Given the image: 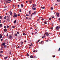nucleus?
Listing matches in <instances>:
<instances>
[{
    "label": "nucleus",
    "mask_w": 60,
    "mask_h": 60,
    "mask_svg": "<svg viewBox=\"0 0 60 60\" xmlns=\"http://www.w3.org/2000/svg\"><path fill=\"white\" fill-rule=\"evenodd\" d=\"M60 28V26H57L56 27V30H58L59 29V28Z\"/></svg>",
    "instance_id": "obj_1"
},
{
    "label": "nucleus",
    "mask_w": 60,
    "mask_h": 60,
    "mask_svg": "<svg viewBox=\"0 0 60 60\" xmlns=\"http://www.w3.org/2000/svg\"><path fill=\"white\" fill-rule=\"evenodd\" d=\"M18 16V15H13V17L14 18H17Z\"/></svg>",
    "instance_id": "obj_2"
},
{
    "label": "nucleus",
    "mask_w": 60,
    "mask_h": 60,
    "mask_svg": "<svg viewBox=\"0 0 60 60\" xmlns=\"http://www.w3.org/2000/svg\"><path fill=\"white\" fill-rule=\"evenodd\" d=\"M45 34H46V36H49V34L47 32L45 33Z\"/></svg>",
    "instance_id": "obj_3"
},
{
    "label": "nucleus",
    "mask_w": 60,
    "mask_h": 60,
    "mask_svg": "<svg viewBox=\"0 0 60 60\" xmlns=\"http://www.w3.org/2000/svg\"><path fill=\"white\" fill-rule=\"evenodd\" d=\"M7 20L8 21V22H9L10 21H9V17L7 16Z\"/></svg>",
    "instance_id": "obj_4"
},
{
    "label": "nucleus",
    "mask_w": 60,
    "mask_h": 60,
    "mask_svg": "<svg viewBox=\"0 0 60 60\" xmlns=\"http://www.w3.org/2000/svg\"><path fill=\"white\" fill-rule=\"evenodd\" d=\"M56 15L58 17H59V13H56Z\"/></svg>",
    "instance_id": "obj_5"
},
{
    "label": "nucleus",
    "mask_w": 60,
    "mask_h": 60,
    "mask_svg": "<svg viewBox=\"0 0 60 60\" xmlns=\"http://www.w3.org/2000/svg\"><path fill=\"white\" fill-rule=\"evenodd\" d=\"M33 7L34 8L35 7H36V4H33Z\"/></svg>",
    "instance_id": "obj_6"
},
{
    "label": "nucleus",
    "mask_w": 60,
    "mask_h": 60,
    "mask_svg": "<svg viewBox=\"0 0 60 60\" xmlns=\"http://www.w3.org/2000/svg\"><path fill=\"white\" fill-rule=\"evenodd\" d=\"M9 39H11L12 38V36L11 35H10L9 37Z\"/></svg>",
    "instance_id": "obj_7"
},
{
    "label": "nucleus",
    "mask_w": 60,
    "mask_h": 60,
    "mask_svg": "<svg viewBox=\"0 0 60 60\" xmlns=\"http://www.w3.org/2000/svg\"><path fill=\"white\" fill-rule=\"evenodd\" d=\"M32 9L33 10H36V8H34L33 7H32Z\"/></svg>",
    "instance_id": "obj_8"
},
{
    "label": "nucleus",
    "mask_w": 60,
    "mask_h": 60,
    "mask_svg": "<svg viewBox=\"0 0 60 60\" xmlns=\"http://www.w3.org/2000/svg\"><path fill=\"white\" fill-rule=\"evenodd\" d=\"M31 11V10H30L29 11V14H30H30H31V12H30Z\"/></svg>",
    "instance_id": "obj_9"
},
{
    "label": "nucleus",
    "mask_w": 60,
    "mask_h": 60,
    "mask_svg": "<svg viewBox=\"0 0 60 60\" xmlns=\"http://www.w3.org/2000/svg\"><path fill=\"white\" fill-rule=\"evenodd\" d=\"M5 45V43H2V46H4Z\"/></svg>",
    "instance_id": "obj_10"
},
{
    "label": "nucleus",
    "mask_w": 60,
    "mask_h": 60,
    "mask_svg": "<svg viewBox=\"0 0 60 60\" xmlns=\"http://www.w3.org/2000/svg\"><path fill=\"white\" fill-rule=\"evenodd\" d=\"M2 37V35L1 34H0V39H1Z\"/></svg>",
    "instance_id": "obj_11"
},
{
    "label": "nucleus",
    "mask_w": 60,
    "mask_h": 60,
    "mask_svg": "<svg viewBox=\"0 0 60 60\" xmlns=\"http://www.w3.org/2000/svg\"><path fill=\"white\" fill-rule=\"evenodd\" d=\"M44 24H47V22H44Z\"/></svg>",
    "instance_id": "obj_12"
},
{
    "label": "nucleus",
    "mask_w": 60,
    "mask_h": 60,
    "mask_svg": "<svg viewBox=\"0 0 60 60\" xmlns=\"http://www.w3.org/2000/svg\"><path fill=\"white\" fill-rule=\"evenodd\" d=\"M41 8L43 9H45V7H41Z\"/></svg>",
    "instance_id": "obj_13"
},
{
    "label": "nucleus",
    "mask_w": 60,
    "mask_h": 60,
    "mask_svg": "<svg viewBox=\"0 0 60 60\" xmlns=\"http://www.w3.org/2000/svg\"><path fill=\"white\" fill-rule=\"evenodd\" d=\"M2 25H2V24H0V27H2Z\"/></svg>",
    "instance_id": "obj_14"
},
{
    "label": "nucleus",
    "mask_w": 60,
    "mask_h": 60,
    "mask_svg": "<svg viewBox=\"0 0 60 60\" xmlns=\"http://www.w3.org/2000/svg\"><path fill=\"white\" fill-rule=\"evenodd\" d=\"M7 31V29H4V32H6Z\"/></svg>",
    "instance_id": "obj_15"
},
{
    "label": "nucleus",
    "mask_w": 60,
    "mask_h": 60,
    "mask_svg": "<svg viewBox=\"0 0 60 60\" xmlns=\"http://www.w3.org/2000/svg\"><path fill=\"white\" fill-rule=\"evenodd\" d=\"M32 0L29 1V2L30 3H32Z\"/></svg>",
    "instance_id": "obj_16"
},
{
    "label": "nucleus",
    "mask_w": 60,
    "mask_h": 60,
    "mask_svg": "<svg viewBox=\"0 0 60 60\" xmlns=\"http://www.w3.org/2000/svg\"><path fill=\"white\" fill-rule=\"evenodd\" d=\"M5 1H6V3H10V2H8V1H7V0H6Z\"/></svg>",
    "instance_id": "obj_17"
},
{
    "label": "nucleus",
    "mask_w": 60,
    "mask_h": 60,
    "mask_svg": "<svg viewBox=\"0 0 60 60\" xmlns=\"http://www.w3.org/2000/svg\"><path fill=\"white\" fill-rule=\"evenodd\" d=\"M16 20H15L14 21V24H15L16 23Z\"/></svg>",
    "instance_id": "obj_18"
},
{
    "label": "nucleus",
    "mask_w": 60,
    "mask_h": 60,
    "mask_svg": "<svg viewBox=\"0 0 60 60\" xmlns=\"http://www.w3.org/2000/svg\"><path fill=\"white\" fill-rule=\"evenodd\" d=\"M43 42V41H41L40 42V44H42V42Z\"/></svg>",
    "instance_id": "obj_19"
},
{
    "label": "nucleus",
    "mask_w": 60,
    "mask_h": 60,
    "mask_svg": "<svg viewBox=\"0 0 60 60\" xmlns=\"http://www.w3.org/2000/svg\"><path fill=\"white\" fill-rule=\"evenodd\" d=\"M21 45H23V43H24V42H21Z\"/></svg>",
    "instance_id": "obj_20"
},
{
    "label": "nucleus",
    "mask_w": 60,
    "mask_h": 60,
    "mask_svg": "<svg viewBox=\"0 0 60 60\" xmlns=\"http://www.w3.org/2000/svg\"><path fill=\"white\" fill-rule=\"evenodd\" d=\"M33 56H32V55H31V56H30V58H33Z\"/></svg>",
    "instance_id": "obj_21"
},
{
    "label": "nucleus",
    "mask_w": 60,
    "mask_h": 60,
    "mask_svg": "<svg viewBox=\"0 0 60 60\" xmlns=\"http://www.w3.org/2000/svg\"><path fill=\"white\" fill-rule=\"evenodd\" d=\"M41 40H38V42H37L36 43H38V42H39V41H40Z\"/></svg>",
    "instance_id": "obj_22"
},
{
    "label": "nucleus",
    "mask_w": 60,
    "mask_h": 60,
    "mask_svg": "<svg viewBox=\"0 0 60 60\" xmlns=\"http://www.w3.org/2000/svg\"><path fill=\"white\" fill-rule=\"evenodd\" d=\"M21 7H23V5L22 4H21Z\"/></svg>",
    "instance_id": "obj_23"
},
{
    "label": "nucleus",
    "mask_w": 60,
    "mask_h": 60,
    "mask_svg": "<svg viewBox=\"0 0 60 60\" xmlns=\"http://www.w3.org/2000/svg\"><path fill=\"white\" fill-rule=\"evenodd\" d=\"M26 55L27 56H29V54H28V53H27L26 54Z\"/></svg>",
    "instance_id": "obj_24"
},
{
    "label": "nucleus",
    "mask_w": 60,
    "mask_h": 60,
    "mask_svg": "<svg viewBox=\"0 0 60 60\" xmlns=\"http://www.w3.org/2000/svg\"><path fill=\"white\" fill-rule=\"evenodd\" d=\"M12 28H15V26H12Z\"/></svg>",
    "instance_id": "obj_25"
},
{
    "label": "nucleus",
    "mask_w": 60,
    "mask_h": 60,
    "mask_svg": "<svg viewBox=\"0 0 60 60\" xmlns=\"http://www.w3.org/2000/svg\"><path fill=\"white\" fill-rule=\"evenodd\" d=\"M0 19H2V16H0Z\"/></svg>",
    "instance_id": "obj_26"
},
{
    "label": "nucleus",
    "mask_w": 60,
    "mask_h": 60,
    "mask_svg": "<svg viewBox=\"0 0 60 60\" xmlns=\"http://www.w3.org/2000/svg\"><path fill=\"white\" fill-rule=\"evenodd\" d=\"M23 35H26V34H25V33H23Z\"/></svg>",
    "instance_id": "obj_27"
},
{
    "label": "nucleus",
    "mask_w": 60,
    "mask_h": 60,
    "mask_svg": "<svg viewBox=\"0 0 60 60\" xmlns=\"http://www.w3.org/2000/svg\"><path fill=\"white\" fill-rule=\"evenodd\" d=\"M4 19H6V16H5L4 17Z\"/></svg>",
    "instance_id": "obj_28"
},
{
    "label": "nucleus",
    "mask_w": 60,
    "mask_h": 60,
    "mask_svg": "<svg viewBox=\"0 0 60 60\" xmlns=\"http://www.w3.org/2000/svg\"><path fill=\"white\" fill-rule=\"evenodd\" d=\"M8 27H10L9 26H8L7 25V28H8Z\"/></svg>",
    "instance_id": "obj_29"
},
{
    "label": "nucleus",
    "mask_w": 60,
    "mask_h": 60,
    "mask_svg": "<svg viewBox=\"0 0 60 60\" xmlns=\"http://www.w3.org/2000/svg\"><path fill=\"white\" fill-rule=\"evenodd\" d=\"M26 16H29V15H28L27 14H26Z\"/></svg>",
    "instance_id": "obj_30"
},
{
    "label": "nucleus",
    "mask_w": 60,
    "mask_h": 60,
    "mask_svg": "<svg viewBox=\"0 0 60 60\" xmlns=\"http://www.w3.org/2000/svg\"><path fill=\"white\" fill-rule=\"evenodd\" d=\"M12 12H11L10 13V15H11H11H12Z\"/></svg>",
    "instance_id": "obj_31"
},
{
    "label": "nucleus",
    "mask_w": 60,
    "mask_h": 60,
    "mask_svg": "<svg viewBox=\"0 0 60 60\" xmlns=\"http://www.w3.org/2000/svg\"><path fill=\"white\" fill-rule=\"evenodd\" d=\"M0 53H3V52L2 51H1Z\"/></svg>",
    "instance_id": "obj_32"
},
{
    "label": "nucleus",
    "mask_w": 60,
    "mask_h": 60,
    "mask_svg": "<svg viewBox=\"0 0 60 60\" xmlns=\"http://www.w3.org/2000/svg\"><path fill=\"white\" fill-rule=\"evenodd\" d=\"M57 2H60V0H57Z\"/></svg>",
    "instance_id": "obj_33"
},
{
    "label": "nucleus",
    "mask_w": 60,
    "mask_h": 60,
    "mask_svg": "<svg viewBox=\"0 0 60 60\" xmlns=\"http://www.w3.org/2000/svg\"><path fill=\"white\" fill-rule=\"evenodd\" d=\"M51 10H53V8L52 7L51 8Z\"/></svg>",
    "instance_id": "obj_34"
},
{
    "label": "nucleus",
    "mask_w": 60,
    "mask_h": 60,
    "mask_svg": "<svg viewBox=\"0 0 60 60\" xmlns=\"http://www.w3.org/2000/svg\"><path fill=\"white\" fill-rule=\"evenodd\" d=\"M4 48H6V45H4Z\"/></svg>",
    "instance_id": "obj_35"
},
{
    "label": "nucleus",
    "mask_w": 60,
    "mask_h": 60,
    "mask_svg": "<svg viewBox=\"0 0 60 60\" xmlns=\"http://www.w3.org/2000/svg\"><path fill=\"white\" fill-rule=\"evenodd\" d=\"M15 36H17V34H15Z\"/></svg>",
    "instance_id": "obj_36"
},
{
    "label": "nucleus",
    "mask_w": 60,
    "mask_h": 60,
    "mask_svg": "<svg viewBox=\"0 0 60 60\" xmlns=\"http://www.w3.org/2000/svg\"><path fill=\"white\" fill-rule=\"evenodd\" d=\"M4 28H6V26H4Z\"/></svg>",
    "instance_id": "obj_37"
},
{
    "label": "nucleus",
    "mask_w": 60,
    "mask_h": 60,
    "mask_svg": "<svg viewBox=\"0 0 60 60\" xmlns=\"http://www.w3.org/2000/svg\"><path fill=\"white\" fill-rule=\"evenodd\" d=\"M26 19H28V17H26Z\"/></svg>",
    "instance_id": "obj_38"
},
{
    "label": "nucleus",
    "mask_w": 60,
    "mask_h": 60,
    "mask_svg": "<svg viewBox=\"0 0 60 60\" xmlns=\"http://www.w3.org/2000/svg\"><path fill=\"white\" fill-rule=\"evenodd\" d=\"M52 18H54V16H51Z\"/></svg>",
    "instance_id": "obj_39"
},
{
    "label": "nucleus",
    "mask_w": 60,
    "mask_h": 60,
    "mask_svg": "<svg viewBox=\"0 0 60 60\" xmlns=\"http://www.w3.org/2000/svg\"><path fill=\"white\" fill-rule=\"evenodd\" d=\"M3 39H1L0 40L2 41H3Z\"/></svg>",
    "instance_id": "obj_40"
},
{
    "label": "nucleus",
    "mask_w": 60,
    "mask_h": 60,
    "mask_svg": "<svg viewBox=\"0 0 60 60\" xmlns=\"http://www.w3.org/2000/svg\"><path fill=\"white\" fill-rule=\"evenodd\" d=\"M49 20H51V18H49Z\"/></svg>",
    "instance_id": "obj_41"
},
{
    "label": "nucleus",
    "mask_w": 60,
    "mask_h": 60,
    "mask_svg": "<svg viewBox=\"0 0 60 60\" xmlns=\"http://www.w3.org/2000/svg\"><path fill=\"white\" fill-rule=\"evenodd\" d=\"M34 14H35V13H36V11H35L34 12Z\"/></svg>",
    "instance_id": "obj_42"
},
{
    "label": "nucleus",
    "mask_w": 60,
    "mask_h": 60,
    "mask_svg": "<svg viewBox=\"0 0 60 60\" xmlns=\"http://www.w3.org/2000/svg\"><path fill=\"white\" fill-rule=\"evenodd\" d=\"M17 34H19V32H17Z\"/></svg>",
    "instance_id": "obj_43"
},
{
    "label": "nucleus",
    "mask_w": 60,
    "mask_h": 60,
    "mask_svg": "<svg viewBox=\"0 0 60 60\" xmlns=\"http://www.w3.org/2000/svg\"><path fill=\"white\" fill-rule=\"evenodd\" d=\"M7 57H5L4 59H6L7 58Z\"/></svg>",
    "instance_id": "obj_44"
},
{
    "label": "nucleus",
    "mask_w": 60,
    "mask_h": 60,
    "mask_svg": "<svg viewBox=\"0 0 60 60\" xmlns=\"http://www.w3.org/2000/svg\"><path fill=\"white\" fill-rule=\"evenodd\" d=\"M8 1H10V3L11 2V0H8Z\"/></svg>",
    "instance_id": "obj_45"
},
{
    "label": "nucleus",
    "mask_w": 60,
    "mask_h": 60,
    "mask_svg": "<svg viewBox=\"0 0 60 60\" xmlns=\"http://www.w3.org/2000/svg\"><path fill=\"white\" fill-rule=\"evenodd\" d=\"M32 19V18H30L29 19Z\"/></svg>",
    "instance_id": "obj_46"
},
{
    "label": "nucleus",
    "mask_w": 60,
    "mask_h": 60,
    "mask_svg": "<svg viewBox=\"0 0 60 60\" xmlns=\"http://www.w3.org/2000/svg\"><path fill=\"white\" fill-rule=\"evenodd\" d=\"M7 7H4V8H5V9H6V8Z\"/></svg>",
    "instance_id": "obj_47"
},
{
    "label": "nucleus",
    "mask_w": 60,
    "mask_h": 60,
    "mask_svg": "<svg viewBox=\"0 0 60 60\" xmlns=\"http://www.w3.org/2000/svg\"><path fill=\"white\" fill-rule=\"evenodd\" d=\"M17 48H18V49H19V46H18V47H17Z\"/></svg>",
    "instance_id": "obj_48"
},
{
    "label": "nucleus",
    "mask_w": 60,
    "mask_h": 60,
    "mask_svg": "<svg viewBox=\"0 0 60 60\" xmlns=\"http://www.w3.org/2000/svg\"><path fill=\"white\" fill-rule=\"evenodd\" d=\"M45 35H44V36H43V37H44V38H45Z\"/></svg>",
    "instance_id": "obj_49"
},
{
    "label": "nucleus",
    "mask_w": 60,
    "mask_h": 60,
    "mask_svg": "<svg viewBox=\"0 0 60 60\" xmlns=\"http://www.w3.org/2000/svg\"><path fill=\"white\" fill-rule=\"evenodd\" d=\"M14 15H16V13H14Z\"/></svg>",
    "instance_id": "obj_50"
},
{
    "label": "nucleus",
    "mask_w": 60,
    "mask_h": 60,
    "mask_svg": "<svg viewBox=\"0 0 60 60\" xmlns=\"http://www.w3.org/2000/svg\"><path fill=\"white\" fill-rule=\"evenodd\" d=\"M35 50H34V51H33V52H35Z\"/></svg>",
    "instance_id": "obj_51"
},
{
    "label": "nucleus",
    "mask_w": 60,
    "mask_h": 60,
    "mask_svg": "<svg viewBox=\"0 0 60 60\" xmlns=\"http://www.w3.org/2000/svg\"><path fill=\"white\" fill-rule=\"evenodd\" d=\"M60 48H59V49L58 51H60Z\"/></svg>",
    "instance_id": "obj_52"
},
{
    "label": "nucleus",
    "mask_w": 60,
    "mask_h": 60,
    "mask_svg": "<svg viewBox=\"0 0 60 60\" xmlns=\"http://www.w3.org/2000/svg\"><path fill=\"white\" fill-rule=\"evenodd\" d=\"M18 16H20V15L18 14Z\"/></svg>",
    "instance_id": "obj_53"
},
{
    "label": "nucleus",
    "mask_w": 60,
    "mask_h": 60,
    "mask_svg": "<svg viewBox=\"0 0 60 60\" xmlns=\"http://www.w3.org/2000/svg\"><path fill=\"white\" fill-rule=\"evenodd\" d=\"M30 29H33V28H32V27H31L30 28Z\"/></svg>",
    "instance_id": "obj_54"
},
{
    "label": "nucleus",
    "mask_w": 60,
    "mask_h": 60,
    "mask_svg": "<svg viewBox=\"0 0 60 60\" xmlns=\"http://www.w3.org/2000/svg\"><path fill=\"white\" fill-rule=\"evenodd\" d=\"M53 28L52 27L50 29H52Z\"/></svg>",
    "instance_id": "obj_55"
},
{
    "label": "nucleus",
    "mask_w": 60,
    "mask_h": 60,
    "mask_svg": "<svg viewBox=\"0 0 60 60\" xmlns=\"http://www.w3.org/2000/svg\"><path fill=\"white\" fill-rule=\"evenodd\" d=\"M0 56H3L1 54H0Z\"/></svg>",
    "instance_id": "obj_56"
},
{
    "label": "nucleus",
    "mask_w": 60,
    "mask_h": 60,
    "mask_svg": "<svg viewBox=\"0 0 60 60\" xmlns=\"http://www.w3.org/2000/svg\"><path fill=\"white\" fill-rule=\"evenodd\" d=\"M37 20V21H39V20H40V19H38Z\"/></svg>",
    "instance_id": "obj_57"
},
{
    "label": "nucleus",
    "mask_w": 60,
    "mask_h": 60,
    "mask_svg": "<svg viewBox=\"0 0 60 60\" xmlns=\"http://www.w3.org/2000/svg\"><path fill=\"white\" fill-rule=\"evenodd\" d=\"M1 21H1V20H0V23H1Z\"/></svg>",
    "instance_id": "obj_58"
},
{
    "label": "nucleus",
    "mask_w": 60,
    "mask_h": 60,
    "mask_svg": "<svg viewBox=\"0 0 60 60\" xmlns=\"http://www.w3.org/2000/svg\"><path fill=\"white\" fill-rule=\"evenodd\" d=\"M34 13H32V15H34Z\"/></svg>",
    "instance_id": "obj_59"
},
{
    "label": "nucleus",
    "mask_w": 60,
    "mask_h": 60,
    "mask_svg": "<svg viewBox=\"0 0 60 60\" xmlns=\"http://www.w3.org/2000/svg\"><path fill=\"white\" fill-rule=\"evenodd\" d=\"M59 21H60V18H59Z\"/></svg>",
    "instance_id": "obj_60"
},
{
    "label": "nucleus",
    "mask_w": 60,
    "mask_h": 60,
    "mask_svg": "<svg viewBox=\"0 0 60 60\" xmlns=\"http://www.w3.org/2000/svg\"><path fill=\"white\" fill-rule=\"evenodd\" d=\"M18 7H19V5H18Z\"/></svg>",
    "instance_id": "obj_61"
},
{
    "label": "nucleus",
    "mask_w": 60,
    "mask_h": 60,
    "mask_svg": "<svg viewBox=\"0 0 60 60\" xmlns=\"http://www.w3.org/2000/svg\"><path fill=\"white\" fill-rule=\"evenodd\" d=\"M53 57H55V56H53Z\"/></svg>",
    "instance_id": "obj_62"
},
{
    "label": "nucleus",
    "mask_w": 60,
    "mask_h": 60,
    "mask_svg": "<svg viewBox=\"0 0 60 60\" xmlns=\"http://www.w3.org/2000/svg\"><path fill=\"white\" fill-rule=\"evenodd\" d=\"M48 41H49V40H46V42H48Z\"/></svg>",
    "instance_id": "obj_63"
},
{
    "label": "nucleus",
    "mask_w": 60,
    "mask_h": 60,
    "mask_svg": "<svg viewBox=\"0 0 60 60\" xmlns=\"http://www.w3.org/2000/svg\"><path fill=\"white\" fill-rule=\"evenodd\" d=\"M3 49H2V48H1V49H0V50H2Z\"/></svg>",
    "instance_id": "obj_64"
}]
</instances>
